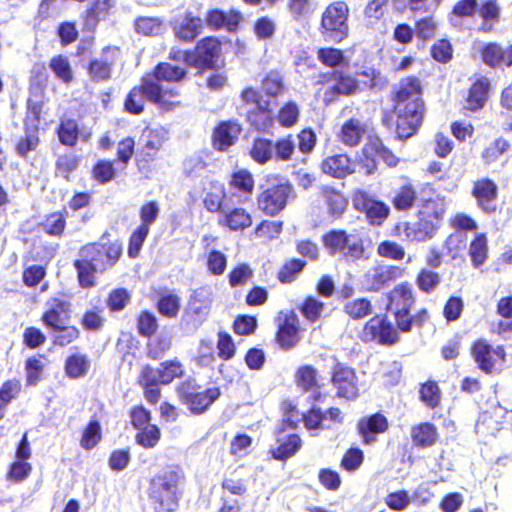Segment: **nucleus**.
<instances>
[{"mask_svg": "<svg viewBox=\"0 0 512 512\" xmlns=\"http://www.w3.org/2000/svg\"><path fill=\"white\" fill-rule=\"evenodd\" d=\"M440 281V275L428 269H422L416 278L418 288L426 293L433 291L439 285Z\"/></svg>", "mask_w": 512, "mask_h": 512, "instance_id": "4d7b16f0", "label": "nucleus"}, {"mask_svg": "<svg viewBox=\"0 0 512 512\" xmlns=\"http://www.w3.org/2000/svg\"><path fill=\"white\" fill-rule=\"evenodd\" d=\"M219 223L232 231H238L249 227L252 224V217L244 208L227 207L223 210Z\"/></svg>", "mask_w": 512, "mask_h": 512, "instance_id": "c85d7f7f", "label": "nucleus"}, {"mask_svg": "<svg viewBox=\"0 0 512 512\" xmlns=\"http://www.w3.org/2000/svg\"><path fill=\"white\" fill-rule=\"evenodd\" d=\"M358 432L366 444L375 441V434L383 433L388 428V422L384 415L376 413L370 417L362 418L358 422Z\"/></svg>", "mask_w": 512, "mask_h": 512, "instance_id": "a878e982", "label": "nucleus"}, {"mask_svg": "<svg viewBox=\"0 0 512 512\" xmlns=\"http://www.w3.org/2000/svg\"><path fill=\"white\" fill-rule=\"evenodd\" d=\"M262 89L269 96L276 97L282 94L285 86L281 75L276 71H270L262 81Z\"/></svg>", "mask_w": 512, "mask_h": 512, "instance_id": "864d4df0", "label": "nucleus"}, {"mask_svg": "<svg viewBox=\"0 0 512 512\" xmlns=\"http://www.w3.org/2000/svg\"><path fill=\"white\" fill-rule=\"evenodd\" d=\"M203 27L202 19L186 14L182 19H177L173 23L175 36L186 42L193 41L200 33Z\"/></svg>", "mask_w": 512, "mask_h": 512, "instance_id": "b1692460", "label": "nucleus"}, {"mask_svg": "<svg viewBox=\"0 0 512 512\" xmlns=\"http://www.w3.org/2000/svg\"><path fill=\"white\" fill-rule=\"evenodd\" d=\"M245 115L250 124L259 131H266L272 126L273 116L269 109L268 101L265 102L264 105H260V107L254 109L249 108Z\"/></svg>", "mask_w": 512, "mask_h": 512, "instance_id": "473e14b6", "label": "nucleus"}, {"mask_svg": "<svg viewBox=\"0 0 512 512\" xmlns=\"http://www.w3.org/2000/svg\"><path fill=\"white\" fill-rule=\"evenodd\" d=\"M473 196L477 199L478 205L485 212L495 210L494 201L497 195V186L490 179H481L474 183Z\"/></svg>", "mask_w": 512, "mask_h": 512, "instance_id": "393cba45", "label": "nucleus"}, {"mask_svg": "<svg viewBox=\"0 0 512 512\" xmlns=\"http://www.w3.org/2000/svg\"><path fill=\"white\" fill-rule=\"evenodd\" d=\"M158 310L168 318L176 317L180 310V298L174 294L162 296L158 301Z\"/></svg>", "mask_w": 512, "mask_h": 512, "instance_id": "13d9d810", "label": "nucleus"}, {"mask_svg": "<svg viewBox=\"0 0 512 512\" xmlns=\"http://www.w3.org/2000/svg\"><path fill=\"white\" fill-rule=\"evenodd\" d=\"M184 473L178 466H167L150 481L149 498L156 509L173 512L179 506L184 485Z\"/></svg>", "mask_w": 512, "mask_h": 512, "instance_id": "7ed1b4c3", "label": "nucleus"}, {"mask_svg": "<svg viewBox=\"0 0 512 512\" xmlns=\"http://www.w3.org/2000/svg\"><path fill=\"white\" fill-rule=\"evenodd\" d=\"M377 254L380 257L388 258L392 260L404 259L406 253L403 246L394 241L385 240L378 244Z\"/></svg>", "mask_w": 512, "mask_h": 512, "instance_id": "603ef678", "label": "nucleus"}, {"mask_svg": "<svg viewBox=\"0 0 512 512\" xmlns=\"http://www.w3.org/2000/svg\"><path fill=\"white\" fill-rule=\"evenodd\" d=\"M300 310L302 315L313 323L321 317L324 310V303L314 297H307Z\"/></svg>", "mask_w": 512, "mask_h": 512, "instance_id": "bf43d9fd", "label": "nucleus"}, {"mask_svg": "<svg viewBox=\"0 0 512 512\" xmlns=\"http://www.w3.org/2000/svg\"><path fill=\"white\" fill-rule=\"evenodd\" d=\"M319 195L325 201L329 215L333 218L341 217L348 205L344 195L327 185L320 187Z\"/></svg>", "mask_w": 512, "mask_h": 512, "instance_id": "bb28decb", "label": "nucleus"}, {"mask_svg": "<svg viewBox=\"0 0 512 512\" xmlns=\"http://www.w3.org/2000/svg\"><path fill=\"white\" fill-rule=\"evenodd\" d=\"M366 217L373 225H381L388 217L390 208L384 202L368 199L365 201Z\"/></svg>", "mask_w": 512, "mask_h": 512, "instance_id": "ea45409f", "label": "nucleus"}, {"mask_svg": "<svg viewBox=\"0 0 512 512\" xmlns=\"http://www.w3.org/2000/svg\"><path fill=\"white\" fill-rule=\"evenodd\" d=\"M160 430L155 425H146L136 435V442L144 448H154L160 440Z\"/></svg>", "mask_w": 512, "mask_h": 512, "instance_id": "09e8293b", "label": "nucleus"}, {"mask_svg": "<svg viewBox=\"0 0 512 512\" xmlns=\"http://www.w3.org/2000/svg\"><path fill=\"white\" fill-rule=\"evenodd\" d=\"M472 356L478 367L486 372L492 373L498 360H505V352L502 346L493 348L485 340H478L472 347Z\"/></svg>", "mask_w": 512, "mask_h": 512, "instance_id": "f3484780", "label": "nucleus"}, {"mask_svg": "<svg viewBox=\"0 0 512 512\" xmlns=\"http://www.w3.org/2000/svg\"><path fill=\"white\" fill-rule=\"evenodd\" d=\"M55 333L53 335L54 344L59 346H66L79 337V330L74 326L62 324V327L52 329Z\"/></svg>", "mask_w": 512, "mask_h": 512, "instance_id": "052dcab7", "label": "nucleus"}, {"mask_svg": "<svg viewBox=\"0 0 512 512\" xmlns=\"http://www.w3.org/2000/svg\"><path fill=\"white\" fill-rule=\"evenodd\" d=\"M117 47H106L99 57L92 59L88 66L89 77L93 81H107L112 76L113 67L119 57Z\"/></svg>", "mask_w": 512, "mask_h": 512, "instance_id": "2eb2a0df", "label": "nucleus"}, {"mask_svg": "<svg viewBox=\"0 0 512 512\" xmlns=\"http://www.w3.org/2000/svg\"><path fill=\"white\" fill-rule=\"evenodd\" d=\"M74 266L78 273L79 283L82 287L87 288L95 284V273L99 271L94 270V267L83 257L74 262Z\"/></svg>", "mask_w": 512, "mask_h": 512, "instance_id": "c03bdc74", "label": "nucleus"}, {"mask_svg": "<svg viewBox=\"0 0 512 512\" xmlns=\"http://www.w3.org/2000/svg\"><path fill=\"white\" fill-rule=\"evenodd\" d=\"M360 337L364 342L393 344L398 340V332L385 317L377 315L365 324Z\"/></svg>", "mask_w": 512, "mask_h": 512, "instance_id": "ddd939ff", "label": "nucleus"}, {"mask_svg": "<svg viewBox=\"0 0 512 512\" xmlns=\"http://www.w3.org/2000/svg\"><path fill=\"white\" fill-rule=\"evenodd\" d=\"M225 192L222 187H215L213 191L207 192L204 197V205L210 212H221L228 206L224 203Z\"/></svg>", "mask_w": 512, "mask_h": 512, "instance_id": "de8ad7c7", "label": "nucleus"}, {"mask_svg": "<svg viewBox=\"0 0 512 512\" xmlns=\"http://www.w3.org/2000/svg\"><path fill=\"white\" fill-rule=\"evenodd\" d=\"M478 11L477 0H460L458 1L450 14V21L453 25L459 24V19L464 17H472Z\"/></svg>", "mask_w": 512, "mask_h": 512, "instance_id": "37998d69", "label": "nucleus"}, {"mask_svg": "<svg viewBox=\"0 0 512 512\" xmlns=\"http://www.w3.org/2000/svg\"><path fill=\"white\" fill-rule=\"evenodd\" d=\"M325 248L331 255L342 254L347 259L358 260L363 257L362 239L356 234H347L344 230H332L323 236Z\"/></svg>", "mask_w": 512, "mask_h": 512, "instance_id": "6e6552de", "label": "nucleus"}, {"mask_svg": "<svg viewBox=\"0 0 512 512\" xmlns=\"http://www.w3.org/2000/svg\"><path fill=\"white\" fill-rule=\"evenodd\" d=\"M90 368V361L87 356L75 353L69 356L65 363V371L68 377L77 379L87 374Z\"/></svg>", "mask_w": 512, "mask_h": 512, "instance_id": "e433bc0d", "label": "nucleus"}, {"mask_svg": "<svg viewBox=\"0 0 512 512\" xmlns=\"http://www.w3.org/2000/svg\"><path fill=\"white\" fill-rule=\"evenodd\" d=\"M241 126L237 121L227 120L219 123L213 131V146L219 151H226L234 145L241 133Z\"/></svg>", "mask_w": 512, "mask_h": 512, "instance_id": "aec40b11", "label": "nucleus"}, {"mask_svg": "<svg viewBox=\"0 0 512 512\" xmlns=\"http://www.w3.org/2000/svg\"><path fill=\"white\" fill-rule=\"evenodd\" d=\"M482 18V24L479 27L480 31L489 32L492 30L493 25L499 21L500 7L496 0H486L478 5L477 11Z\"/></svg>", "mask_w": 512, "mask_h": 512, "instance_id": "72a5a7b5", "label": "nucleus"}, {"mask_svg": "<svg viewBox=\"0 0 512 512\" xmlns=\"http://www.w3.org/2000/svg\"><path fill=\"white\" fill-rule=\"evenodd\" d=\"M489 85L490 83L487 78H481L472 85L467 98V108L469 110L475 111L484 106L487 100Z\"/></svg>", "mask_w": 512, "mask_h": 512, "instance_id": "c9c22d12", "label": "nucleus"}, {"mask_svg": "<svg viewBox=\"0 0 512 512\" xmlns=\"http://www.w3.org/2000/svg\"><path fill=\"white\" fill-rule=\"evenodd\" d=\"M220 53V43L216 38L207 37L201 40L195 51L181 53L187 66H212Z\"/></svg>", "mask_w": 512, "mask_h": 512, "instance_id": "4468645a", "label": "nucleus"}, {"mask_svg": "<svg viewBox=\"0 0 512 512\" xmlns=\"http://www.w3.org/2000/svg\"><path fill=\"white\" fill-rule=\"evenodd\" d=\"M136 33L144 36H157L164 32V20L160 17L140 16L134 21Z\"/></svg>", "mask_w": 512, "mask_h": 512, "instance_id": "f704fd0d", "label": "nucleus"}, {"mask_svg": "<svg viewBox=\"0 0 512 512\" xmlns=\"http://www.w3.org/2000/svg\"><path fill=\"white\" fill-rule=\"evenodd\" d=\"M65 218L61 213H52L46 217L42 223L43 229L46 233L54 236H59L63 233L65 228Z\"/></svg>", "mask_w": 512, "mask_h": 512, "instance_id": "e2e57ef3", "label": "nucleus"}, {"mask_svg": "<svg viewBox=\"0 0 512 512\" xmlns=\"http://www.w3.org/2000/svg\"><path fill=\"white\" fill-rule=\"evenodd\" d=\"M79 161V157L74 154L61 155L56 161V171L59 175L68 179V175L77 169Z\"/></svg>", "mask_w": 512, "mask_h": 512, "instance_id": "338daca9", "label": "nucleus"}, {"mask_svg": "<svg viewBox=\"0 0 512 512\" xmlns=\"http://www.w3.org/2000/svg\"><path fill=\"white\" fill-rule=\"evenodd\" d=\"M306 262L300 259H292L280 270L278 278L282 283H290L303 270Z\"/></svg>", "mask_w": 512, "mask_h": 512, "instance_id": "680f3d73", "label": "nucleus"}, {"mask_svg": "<svg viewBox=\"0 0 512 512\" xmlns=\"http://www.w3.org/2000/svg\"><path fill=\"white\" fill-rule=\"evenodd\" d=\"M59 140L63 145L74 146L78 138V124L75 120H63L58 128Z\"/></svg>", "mask_w": 512, "mask_h": 512, "instance_id": "49530a36", "label": "nucleus"}, {"mask_svg": "<svg viewBox=\"0 0 512 512\" xmlns=\"http://www.w3.org/2000/svg\"><path fill=\"white\" fill-rule=\"evenodd\" d=\"M332 384L337 390L338 397L348 400L358 396L357 376L353 369L337 364L332 374Z\"/></svg>", "mask_w": 512, "mask_h": 512, "instance_id": "dca6fc26", "label": "nucleus"}, {"mask_svg": "<svg viewBox=\"0 0 512 512\" xmlns=\"http://www.w3.org/2000/svg\"><path fill=\"white\" fill-rule=\"evenodd\" d=\"M185 75L184 67L160 63L156 66L153 74L143 78V91L149 101L160 107L169 108L178 103L173 100L178 96V92L171 83L183 79Z\"/></svg>", "mask_w": 512, "mask_h": 512, "instance_id": "f03ea898", "label": "nucleus"}, {"mask_svg": "<svg viewBox=\"0 0 512 512\" xmlns=\"http://www.w3.org/2000/svg\"><path fill=\"white\" fill-rule=\"evenodd\" d=\"M182 364L178 361H165L161 368L153 369L150 366L143 368V376L149 381H160L161 384H169L175 378L183 375Z\"/></svg>", "mask_w": 512, "mask_h": 512, "instance_id": "4be33fe9", "label": "nucleus"}, {"mask_svg": "<svg viewBox=\"0 0 512 512\" xmlns=\"http://www.w3.org/2000/svg\"><path fill=\"white\" fill-rule=\"evenodd\" d=\"M411 435L416 445L431 446L436 440V429L430 423H423L413 428Z\"/></svg>", "mask_w": 512, "mask_h": 512, "instance_id": "79ce46f5", "label": "nucleus"}, {"mask_svg": "<svg viewBox=\"0 0 512 512\" xmlns=\"http://www.w3.org/2000/svg\"><path fill=\"white\" fill-rule=\"evenodd\" d=\"M395 99L397 134L400 138H409L420 127L424 115L420 81L413 77L402 80Z\"/></svg>", "mask_w": 512, "mask_h": 512, "instance_id": "f257e3e1", "label": "nucleus"}, {"mask_svg": "<svg viewBox=\"0 0 512 512\" xmlns=\"http://www.w3.org/2000/svg\"><path fill=\"white\" fill-rule=\"evenodd\" d=\"M250 155L254 161L259 164H265L274 157L273 142L264 138L254 140L250 150Z\"/></svg>", "mask_w": 512, "mask_h": 512, "instance_id": "58836bf2", "label": "nucleus"}, {"mask_svg": "<svg viewBox=\"0 0 512 512\" xmlns=\"http://www.w3.org/2000/svg\"><path fill=\"white\" fill-rule=\"evenodd\" d=\"M469 254L475 267L482 265L487 257V241L483 234L478 235L471 243Z\"/></svg>", "mask_w": 512, "mask_h": 512, "instance_id": "8fccbe9b", "label": "nucleus"}, {"mask_svg": "<svg viewBox=\"0 0 512 512\" xmlns=\"http://www.w3.org/2000/svg\"><path fill=\"white\" fill-rule=\"evenodd\" d=\"M101 439V427L98 421H91L84 429L80 445L86 450L94 448Z\"/></svg>", "mask_w": 512, "mask_h": 512, "instance_id": "3c124183", "label": "nucleus"}, {"mask_svg": "<svg viewBox=\"0 0 512 512\" xmlns=\"http://www.w3.org/2000/svg\"><path fill=\"white\" fill-rule=\"evenodd\" d=\"M273 147L274 157L277 160H290L295 150V142L293 136L288 135L287 137L277 140L275 143H273Z\"/></svg>", "mask_w": 512, "mask_h": 512, "instance_id": "5fc2aeb1", "label": "nucleus"}, {"mask_svg": "<svg viewBox=\"0 0 512 512\" xmlns=\"http://www.w3.org/2000/svg\"><path fill=\"white\" fill-rule=\"evenodd\" d=\"M177 393L182 404L194 414L205 412L220 396L218 388L200 391V386L193 379H188L181 383L177 388Z\"/></svg>", "mask_w": 512, "mask_h": 512, "instance_id": "423d86ee", "label": "nucleus"}, {"mask_svg": "<svg viewBox=\"0 0 512 512\" xmlns=\"http://www.w3.org/2000/svg\"><path fill=\"white\" fill-rule=\"evenodd\" d=\"M144 97L146 93L143 91V83L140 87H134L127 96L125 101V109L133 114H139L143 111Z\"/></svg>", "mask_w": 512, "mask_h": 512, "instance_id": "6e6d98bb", "label": "nucleus"}, {"mask_svg": "<svg viewBox=\"0 0 512 512\" xmlns=\"http://www.w3.org/2000/svg\"><path fill=\"white\" fill-rule=\"evenodd\" d=\"M366 133V125L359 119L351 118L344 122L339 134L340 141L346 146H357Z\"/></svg>", "mask_w": 512, "mask_h": 512, "instance_id": "c756f323", "label": "nucleus"}, {"mask_svg": "<svg viewBox=\"0 0 512 512\" xmlns=\"http://www.w3.org/2000/svg\"><path fill=\"white\" fill-rule=\"evenodd\" d=\"M43 369L44 363L41 359L34 357L27 359L25 363L27 385H36L41 378Z\"/></svg>", "mask_w": 512, "mask_h": 512, "instance_id": "0e129e2a", "label": "nucleus"}, {"mask_svg": "<svg viewBox=\"0 0 512 512\" xmlns=\"http://www.w3.org/2000/svg\"><path fill=\"white\" fill-rule=\"evenodd\" d=\"M50 69L54 72L56 77L64 83H69L73 79V72L68 59L62 55L53 57L49 63Z\"/></svg>", "mask_w": 512, "mask_h": 512, "instance_id": "a18cd8bd", "label": "nucleus"}, {"mask_svg": "<svg viewBox=\"0 0 512 512\" xmlns=\"http://www.w3.org/2000/svg\"><path fill=\"white\" fill-rule=\"evenodd\" d=\"M509 144L504 139H497L482 152V158L485 163H492L496 161L504 152L507 151Z\"/></svg>", "mask_w": 512, "mask_h": 512, "instance_id": "774afa93", "label": "nucleus"}, {"mask_svg": "<svg viewBox=\"0 0 512 512\" xmlns=\"http://www.w3.org/2000/svg\"><path fill=\"white\" fill-rule=\"evenodd\" d=\"M70 318V303L62 298H52L46 302L42 320L50 329L62 327Z\"/></svg>", "mask_w": 512, "mask_h": 512, "instance_id": "6ab92c4d", "label": "nucleus"}, {"mask_svg": "<svg viewBox=\"0 0 512 512\" xmlns=\"http://www.w3.org/2000/svg\"><path fill=\"white\" fill-rule=\"evenodd\" d=\"M291 193L292 186L289 183L272 186L260 194L258 207L265 214L275 216L286 207Z\"/></svg>", "mask_w": 512, "mask_h": 512, "instance_id": "9b49d317", "label": "nucleus"}, {"mask_svg": "<svg viewBox=\"0 0 512 512\" xmlns=\"http://www.w3.org/2000/svg\"><path fill=\"white\" fill-rule=\"evenodd\" d=\"M242 16L239 12L231 10L228 13H224L221 10H212L206 17L207 24L213 28H226L228 31H234Z\"/></svg>", "mask_w": 512, "mask_h": 512, "instance_id": "7c9ffc66", "label": "nucleus"}, {"mask_svg": "<svg viewBox=\"0 0 512 512\" xmlns=\"http://www.w3.org/2000/svg\"><path fill=\"white\" fill-rule=\"evenodd\" d=\"M165 132L163 129L145 128L139 139L142 146L141 161H152L164 142Z\"/></svg>", "mask_w": 512, "mask_h": 512, "instance_id": "5701e85b", "label": "nucleus"}, {"mask_svg": "<svg viewBox=\"0 0 512 512\" xmlns=\"http://www.w3.org/2000/svg\"><path fill=\"white\" fill-rule=\"evenodd\" d=\"M344 311L352 319H362L372 313V304L366 298H356L344 305Z\"/></svg>", "mask_w": 512, "mask_h": 512, "instance_id": "a19ab883", "label": "nucleus"}, {"mask_svg": "<svg viewBox=\"0 0 512 512\" xmlns=\"http://www.w3.org/2000/svg\"><path fill=\"white\" fill-rule=\"evenodd\" d=\"M348 5L343 1L330 4L323 12L320 31L326 41L341 42L348 36Z\"/></svg>", "mask_w": 512, "mask_h": 512, "instance_id": "39448f33", "label": "nucleus"}, {"mask_svg": "<svg viewBox=\"0 0 512 512\" xmlns=\"http://www.w3.org/2000/svg\"><path fill=\"white\" fill-rule=\"evenodd\" d=\"M416 200V190L410 182L401 185L393 196V205L397 210L410 209Z\"/></svg>", "mask_w": 512, "mask_h": 512, "instance_id": "4c0bfd02", "label": "nucleus"}, {"mask_svg": "<svg viewBox=\"0 0 512 512\" xmlns=\"http://www.w3.org/2000/svg\"><path fill=\"white\" fill-rule=\"evenodd\" d=\"M355 168V163L345 154L328 156L321 163L323 173L339 179L354 173Z\"/></svg>", "mask_w": 512, "mask_h": 512, "instance_id": "412c9836", "label": "nucleus"}, {"mask_svg": "<svg viewBox=\"0 0 512 512\" xmlns=\"http://www.w3.org/2000/svg\"><path fill=\"white\" fill-rule=\"evenodd\" d=\"M276 342L283 350L294 348L300 341V320L294 311L281 312L277 318Z\"/></svg>", "mask_w": 512, "mask_h": 512, "instance_id": "f8f14e48", "label": "nucleus"}, {"mask_svg": "<svg viewBox=\"0 0 512 512\" xmlns=\"http://www.w3.org/2000/svg\"><path fill=\"white\" fill-rule=\"evenodd\" d=\"M334 75L337 77V83L325 91L324 101L326 103L333 102L338 95L353 94L358 88L357 81L353 77L337 73Z\"/></svg>", "mask_w": 512, "mask_h": 512, "instance_id": "2f4dec72", "label": "nucleus"}, {"mask_svg": "<svg viewBox=\"0 0 512 512\" xmlns=\"http://www.w3.org/2000/svg\"><path fill=\"white\" fill-rule=\"evenodd\" d=\"M301 447V439L296 434H285L280 430L277 434V447L273 450V456L278 460H285L293 456Z\"/></svg>", "mask_w": 512, "mask_h": 512, "instance_id": "cd10ccee", "label": "nucleus"}, {"mask_svg": "<svg viewBox=\"0 0 512 512\" xmlns=\"http://www.w3.org/2000/svg\"><path fill=\"white\" fill-rule=\"evenodd\" d=\"M388 308L394 314L397 327L403 331L411 330V306L414 304L413 289L408 283L396 285L388 294Z\"/></svg>", "mask_w": 512, "mask_h": 512, "instance_id": "0eeeda50", "label": "nucleus"}, {"mask_svg": "<svg viewBox=\"0 0 512 512\" xmlns=\"http://www.w3.org/2000/svg\"><path fill=\"white\" fill-rule=\"evenodd\" d=\"M404 274V270L394 265H378L370 269L364 276V284L369 291H379L387 283L394 281Z\"/></svg>", "mask_w": 512, "mask_h": 512, "instance_id": "a211bd4d", "label": "nucleus"}, {"mask_svg": "<svg viewBox=\"0 0 512 512\" xmlns=\"http://www.w3.org/2000/svg\"><path fill=\"white\" fill-rule=\"evenodd\" d=\"M212 303V290L208 286L195 289L190 297L188 308L182 316V324L189 320L197 328L206 318Z\"/></svg>", "mask_w": 512, "mask_h": 512, "instance_id": "9d476101", "label": "nucleus"}, {"mask_svg": "<svg viewBox=\"0 0 512 512\" xmlns=\"http://www.w3.org/2000/svg\"><path fill=\"white\" fill-rule=\"evenodd\" d=\"M503 49L494 43H489L483 46L481 50L482 59L484 63L491 67H500L502 61Z\"/></svg>", "mask_w": 512, "mask_h": 512, "instance_id": "69168bd1", "label": "nucleus"}, {"mask_svg": "<svg viewBox=\"0 0 512 512\" xmlns=\"http://www.w3.org/2000/svg\"><path fill=\"white\" fill-rule=\"evenodd\" d=\"M442 215V210L433 213L422 210L419 212L417 220L396 224L394 234L408 242H425L436 234Z\"/></svg>", "mask_w": 512, "mask_h": 512, "instance_id": "20e7f679", "label": "nucleus"}, {"mask_svg": "<svg viewBox=\"0 0 512 512\" xmlns=\"http://www.w3.org/2000/svg\"><path fill=\"white\" fill-rule=\"evenodd\" d=\"M122 254V246L119 243L109 245L102 243H91L82 247L79 256L87 260L94 270L100 273L110 269L118 261Z\"/></svg>", "mask_w": 512, "mask_h": 512, "instance_id": "1a4fd4ad", "label": "nucleus"}]
</instances>
